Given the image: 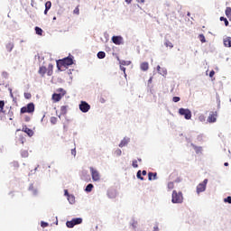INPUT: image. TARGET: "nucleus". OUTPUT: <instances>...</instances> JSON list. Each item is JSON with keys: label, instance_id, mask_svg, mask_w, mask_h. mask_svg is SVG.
Wrapping results in <instances>:
<instances>
[{"label": "nucleus", "instance_id": "1", "mask_svg": "<svg viewBox=\"0 0 231 231\" xmlns=\"http://www.w3.org/2000/svg\"><path fill=\"white\" fill-rule=\"evenodd\" d=\"M38 73L42 78H44L46 74L48 77H51V75H53V64L50 63L48 68H46V66H41L39 68Z\"/></svg>", "mask_w": 231, "mask_h": 231}, {"label": "nucleus", "instance_id": "2", "mask_svg": "<svg viewBox=\"0 0 231 231\" xmlns=\"http://www.w3.org/2000/svg\"><path fill=\"white\" fill-rule=\"evenodd\" d=\"M73 65V59L67 57L62 60H59L57 61V68L58 69H61V68H68V66Z\"/></svg>", "mask_w": 231, "mask_h": 231}, {"label": "nucleus", "instance_id": "3", "mask_svg": "<svg viewBox=\"0 0 231 231\" xmlns=\"http://www.w3.org/2000/svg\"><path fill=\"white\" fill-rule=\"evenodd\" d=\"M171 203H183V193L173 190L171 194Z\"/></svg>", "mask_w": 231, "mask_h": 231}, {"label": "nucleus", "instance_id": "4", "mask_svg": "<svg viewBox=\"0 0 231 231\" xmlns=\"http://www.w3.org/2000/svg\"><path fill=\"white\" fill-rule=\"evenodd\" d=\"M179 115L184 116L186 120H190L192 118V112L189 108H180Z\"/></svg>", "mask_w": 231, "mask_h": 231}, {"label": "nucleus", "instance_id": "5", "mask_svg": "<svg viewBox=\"0 0 231 231\" xmlns=\"http://www.w3.org/2000/svg\"><path fill=\"white\" fill-rule=\"evenodd\" d=\"M35 111V105L33 103L27 104L26 106L21 108L20 113H33Z\"/></svg>", "mask_w": 231, "mask_h": 231}, {"label": "nucleus", "instance_id": "6", "mask_svg": "<svg viewBox=\"0 0 231 231\" xmlns=\"http://www.w3.org/2000/svg\"><path fill=\"white\" fill-rule=\"evenodd\" d=\"M207 183H208V180L206 179L203 180V182L199 183L197 186V193L201 194V192H205L207 190Z\"/></svg>", "mask_w": 231, "mask_h": 231}, {"label": "nucleus", "instance_id": "7", "mask_svg": "<svg viewBox=\"0 0 231 231\" xmlns=\"http://www.w3.org/2000/svg\"><path fill=\"white\" fill-rule=\"evenodd\" d=\"M81 223H82V218L77 217V218H73L70 221H67L66 226H68V228H73L75 225H80Z\"/></svg>", "mask_w": 231, "mask_h": 231}, {"label": "nucleus", "instance_id": "8", "mask_svg": "<svg viewBox=\"0 0 231 231\" xmlns=\"http://www.w3.org/2000/svg\"><path fill=\"white\" fill-rule=\"evenodd\" d=\"M90 173L93 181H100V172L97 169L90 167Z\"/></svg>", "mask_w": 231, "mask_h": 231}, {"label": "nucleus", "instance_id": "9", "mask_svg": "<svg viewBox=\"0 0 231 231\" xmlns=\"http://www.w3.org/2000/svg\"><path fill=\"white\" fill-rule=\"evenodd\" d=\"M79 109L82 113H88V111L91 109V106H89V104H88L86 101H81L79 104Z\"/></svg>", "mask_w": 231, "mask_h": 231}, {"label": "nucleus", "instance_id": "10", "mask_svg": "<svg viewBox=\"0 0 231 231\" xmlns=\"http://www.w3.org/2000/svg\"><path fill=\"white\" fill-rule=\"evenodd\" d=\"M217 120V112H211L208 117L209 124H214Z\"/></svg>", "mask_w": 231, "mask_h": 231}, {"label": "nucleus", "instance_id": "11", "mask_svg": "<svg viewBox=\"0 0 231 231\" xmlns=\"http://www.w3.org/2000/svg\"><path fill=\"white\" fill-rule=\"evenodd\" d=\"M124 41V38H122V36H113L112 37V42H114V44H116L117 46H120V44H122Z\"/></svg>", "mask_w": 231, "mask_h": 231}, {"label": "nucleus", "instance_id": "12", "mask_svg": "<svg viewBox=\"0 0 231 231\" xmlns=\"http://www.w3.org/2000/svg\"><path fill=\"white\" fill-rule=\"evenodd\" d=\"M22 131L23 133H26V134H28V136H31V137L33 136V130L28 128L27 126H23Z\"/></svg>", "mask_w": 231, "mask_h": 231}, {"label": "nucleus", "instance_id": "13", "mask_svg": "<svg viewBox=\"0 0 231 231\" xmlns=\"http://www.w3.org/2000/svg\"><path fill=\"white\" fill-rule=\"evenodd\" d=\"M62 96L61 94H57V93H54L52 95V100H54V102H60V100L62 99Z\"/></svg>", "mask_w": 231, "mask_h": 231}, {"label": "nucleus", "instance_id": "14", "mask_svg": "<svg viewBox=\"0 0 231 231\" xmlns=\"http://www.w3.org/2000/svg\"><path fill=\"white\" fill-rule=\"evenodd\" d=\"M140 68L142 71H147L149 69V62L144 61L141 63Z\"/></svg>", "mask_w": 231, "mask_h": 231}, {"label": "nucleus", "instance_id": "15", "mask_svg": "<svg viewBox=\"0 0 231 231\" xmlns=\"http://www.w3.org/2000/svg\"><path fill=\"white\" fill-rule=\"evenodd\" d=\"M224 45L226 48H231V37H226V39H224Z\"/></svg>", "mask_w": 231, "mask_h": 231}, {"label": "nucleus", "instance_id": "16", "mask_svg": "<svg viewBox=\"0 0 231 231\" xmlns=\"http://www.w3.org/2000/svg\"><path fill=\"white\" fill-rule=\"evenodd\" d=\"M129 143V139L124 138L121 143H119V147H125Z\"/></svg>", "mask_w": 231, "mask_h": 231}, {"label": "nucleus", "instance_id": "17", "mask_svg": "<svg viewBox=\"0 0 231 231\" xmlns=\"http://www.w3.org/2000/svg\"><path fill=\"white\" fill-rule=\"evenodd\" d=\"M157 173L149 172L148 173V180L149 181H152V180H156Z\"/></svg>", "mask_w": 231, "mask_h": 231}, {"label": "nucleus", "instance_id": "18", "mask_svg": "<svg viewBox=\"0 0 231 231\" xmlns=\"http://www.w3.org/2000/svg\"><path fill=\"white\" fill-rule=\"evenodd\" d=\"M225 14H226V17L229 19V21H231V7H226Z\"/></svg>", "mask_w": 231, "mask_h": 231}, {"label": "nucleus", "instance_id": "19", "mask_svg": "<svg viewBox=\"0 0 231 231\" xmlns=\"http://www.w3.org/2000/svg\"><path fill=\"white\" fill-rule=\"evenodd\" d=\"M68 113V106H62L60 107V114L61 115H66Z\"/></svg>", "mask_w": 231, "mask_h": 231}, {"label": "nucleus", "instance_id": "20", "mask_svg": "<svg viewBox=\"0 0 231 231\" xmlns=\"http://www.w3.org/2000/svg\"><path fill=\"white\" fill-rule=\"evenodd\" d=\"M6 50H7V51H12V50H14V43L13 42L7 43Z\"/></svg>", "mask_w": 231, "mask_h": 231}, {"label": "nucleus", "instance_id": "21", "mask_svg": "<svg viewBox=\"0 0 231 231\" xmlns=\"http://www.w3.org/2000/svg\"><path fill=\"white\" fill-rule=\"evenodd\" d=\"M164 44L166 48H174V45L169 40H167Z\"/></svg>", "mask_w": 231, "mask_h": 231}, {"label": "nucleus", "instance_id": "22", "mask_svg": "<svg viewBox=\"0 0 231 231\" xmlns=\"http://www.w3.org/2000/svg\"><path fill=\"white\" fill-rule=\"evenodd\" d=\"M1 113H5V102L0 101V115Z\"/></svg>", "mask_w": 231, "mask_h": 231}, {"label": "nucleus", "instance_id": "23", "mask_svg": "<svg viewBox=\"0 0 231 231\" xmlns=\"http://www.w3.org/2000/svg\"><path fill=\"white\" fill-rule=\"evenodd\" d=\"M97 58H99V59H106V52H104V51H99V52L97 53Z\"/></svg>", "mask_w": 231, "mask_h": 231}, {"label": "nucleus", "instance_id": "24", "mask_svg": "<svg viewBox=\"0 0 231 231\" xmlns=\"http://www.w3.org/2000/svg\"><path fill=\"white\" fill-rule=\"evenodd\" d=\"M68 200L69 201V203L73 204L75 203V197L73 195H69Z\"/></svg>", "mask_w": 231, "mask_h": 231}, {"label": "nucleus", "instance_id": "25", "mask_svg": "<svg viewBox=\"0 0 231 231\" xmlns=\"http://www.w3.org/2000/svg\"><path fill=\"white\" fill-rule=\"evenodd\" d=\"M35 32L37 35H42V29L40 27H35Z\"/></svg>", "mask_w": 231, "mask_h": 231}, {"label": "nucleus", "instance_id": "26", "mask_svg": "<svg viewBox=\"0 0 231 231\" xmlns=\"http://www.w3.org/2000/svg\"><path fill=\"white\" fill-rule=\"evenodd\" d=\"M50 8H51V3L50 1H48L45 3L46 12H48L50 10Z\"/></svg>", "mask_w": 231, "mask_h": 231}, {"label": "nucleus", "instance_id": "27", "mask_svg": "<svg viewBox=\"0 0 231 231\" xmlns=\"http://www.w3.org/2000/svg\"><path fill=\"white\" fill-rule=\"evenodd\" d=\"M57 93H59V94L62 95V97H64V95H66V90H64V88H58Z\"/></svg>", "mask_w": 231, "mask_h": 231}, {"label": "nucleus", "instance_id": "28", "mask_svg": "<svg viewBox=\"0 0 231 231\" xmlns=\"http://www.w3.org/2000/svg\"><path fill=\"white\" fill-rule=\"evenodd\" d=\"M199 39L200 42H202V43L207 42V40L205 39V35H203V34H199Z\"/></svg>", "mask_w": 231, "mask_h": 231}, {"label": "nucleus", "instance_id": "29", "mask_svg": "<svg viewBox=\"0 0 231 231\" xmlns=\"http://www.w3.org/2000/svg\"><path fill=\"white\" fill-rule=\"evenodd\" d=\"M21 154L23 158H28V151L23 150L21 152Z\"/></svg>", "mask_w": 231, "mask_h": 231}, {"label": "nucleus", "instance_id": "30", "mask_svg": "<svg viewBox=\"0 0 231 231\" xmlns=\"http://www.w3.org/2000/svg\"><path fill=\"white\" fill-rule=\"evenodd\" d=\"M91 190H93V184H88V185L86 187V191H87V192H91Z\"/></svg>", "mask_w": 231, "mask_h": 231}, {"label": "nucleus", "instance_id": "31", "mask_svg": "<svg viewBox=\"0 0 231 231\" xmlns=\"http://www.w3.org/2000/svg\"><path fill=\"white\" fill-rule=\"evenodd\" d=\"M220 21H224L225 26H228L229 23H228V20L226 18L221 16Z\"/></svg>", "mask_w": 231, "mask_h": 231}, {"label": "nucleus", "instance_id": "32", "mask_svg": "<svg viewBox=\"0 0 231 231\" xmlns=\"http://www.w3.org/2000/svg\"><path fill=\"white\" fill-rule=\"evenodd\" d=\"M57 117L52 116L51 117V124H52V125H55V124H57Z\"/></svg>", "mask_w": 231, "mask_h": 231}, {"label": "nucleus", "instance_id": "33", "mask_svg": "<svg viewBox=\"0 0 231 231\" xmlns=\"http://www.w3.org/2000/svg\"><path fill=\"white\" fill-rule=\"evenodd\" d=\"M132 165L134 169H138V161L134 160Z\"/></svg>", "mask_w": 231, "mask_h": 231}, {"label": "nucleus", "instance_id": "34", "mask_svg": "<svg viewBox=\"0 0 231 231\" xmlns=\"http://www.w3.org/2000/svg\"><path fill=\"white\" fill-rule=\"evenodd\" d=\"M167 187L169 190H172V189H174V182H169Z\"/></svg>", "mask_w": 231, "mask_h": 231}, {"label": "nucleus", "instance_id": "35", "mask_svg": "<svg viewBox=\"0 0 231 231\" xmlns=\"http://www.w3.org/2000/svg\"><path fill=\"white\" fill-rule=\"evenodd\" d=\"M73 14H75L76 15H79L80 14V9H79V6H77L74 11Z\"/></svg>", "mask_w": 231, "mask_h": 231}, {"label": "nucleus", "instance_id": "36", "mask_svg": "<svg viewBox=\"0 0 231 231\" xmlns=\"http://www.w3.org/2000/svg\"><path fill=\"white\" fill-rule=\"evenodd\" d=\"M24 98H26L27 100H30V98H32V94L31 93H24Z\"/></svg>", "mask_w": 231, "mask_h": 231}, {"label": "nucleus", "instance_id": "37", "mask_svg": "<svg viewBox=\"0 0 231 231\" xmlns=\"http://www.w3.org/2000/svg\"><path fill=\"white\" fill-rule=\"evenodd\" d=\"M137 178H138L139 180H143V177H142V171H137Z\"/></svg>", "mask_w": 231, "mask_h": 231}, {"label": "nucleus", "instance_id": "38", "mask_svg": "<svg viewBox=\"0 0 231 231\" xmlns=\"http://www.w3.org/2000/svg\"><path fill=\"white\" fill-rule=\"evenodd\" d=\"M180 100H181V98H180V97H173V98H172L173 102H180Z\"/></svg>", "mask_w": 231, "mask_h": 231}, {"label": "nucleus", "instance_id": "39", "mask_svg": "<svg viewBox=\"0 0 231 231\" xmlns=\"http://www.w3.org/2000/svg\"><path fill=\"white\" fill-rule=\"evenodd\" d=\"M116 154L117 156H122V150L117 149V150L116 151Z\"/></svg>", "mask_w": 231, "mask_h": 231}, {"label": "nucleus", "instance_id": "40", "mask_svg": "<svg viewBox=\"0 0 231 231\" xmlns=\"http://www.w3.org/2000/svg\"><path fill=\"white\" fill-rule=\"evenodd\" d=\"M224 201H225L226 203L231 204V197H227L226 199H224Z\"/></svg>", "mask_w": 231, "mask_h": 231}, {"label": "nucleus", "instance_id": "41", "mask_svg": "<svg viewBox=\"0 0 231 231\" xmlns=\"http://www.w3.org/2000/svg\"><path fill=\"white\" fill-rule=\"evenodd\" d=\"M123 66H129L131 64V61H122Z\"/></svg>", "mask_w": 231, "mask_h": 231}, {"label": "nucleus", "instance_id": "42", "mask_svg": "<svg viewBox=\"0 0 231 231\" xmlns=\"http://www.w3.org/2000/svg\"><path fill=\"white\" fill-rule=\"evenodd\" d=\"M72 156H77V150L74 148L71 150Z\"/></svg>", "mask_w": 231, "mask_h": 231}, {"label": "nucleus", "instance_id": "43", "mask_svg": "<svg viewBox=\"0 0 231 231\" xmlns=\"http://www.w3.org/2000/svg\"><path fill=\"white\" fill-rule=\"evenodd\" d=\"M214 75H216V71L211 70V71L209 72V77H210V79H212V77H214Z\"/></svg>", "mask_w": 231, "mask_h": 231}, {"label": "nucleus", "instance_id": "44", "mask_svg": "<svg viewBox=\"0 0 231 231\" xmlns=\"http://www.w3.org/2000/svg\"><path fill=\"white\" fill-rule=\"evenodd\" d=\"M8 115L10 116L9 120H14V118H12V116H14V112H8Z\"/></svg>", "mask_w": 231, "mask_h": 231}, {"label": "nucleus", "instance_id": "45", "mask_svg": "<svg viewBox=\"0 0 231 231\" xmlns=\"http://www.w3.org/2000/svg\"><path fill=\"white\" fill-rule=\"evenodd\" d=\"M42 228H46V226H48V223L42 222Z\"/></svg>", "mask_w": 231, "mask_h": 231}, {"label": "nucleus", "instance_id": "46", "mask_svg": "<svg viewBox=\"0 0 231 231\" xmlns=\"http://www.w3.org/2000/svg\"><path fill=\"white\" fill-rule=\"evenodd\" d=\"M64 192H65V196H67V198H69V196H70L69 193L68 192V189H65Z\"/></svg>", "mask_w": 231, "mask_h": 231}, {"label": "nucleus", "instance_id": "47", "mask_svg": "<svg viewBox=\"0 0 231 231\" xmlns=\"http://www.w3.org/2000/svg\"><path fill=\"white\" fill-rule=\"evenodd\" d=\"M125 3H127V5H131V3H133V0H125Z\"/></svg>", "mask_w": 231, "mask_h": 231}, {"label": "nucleus", "instance_id": "48", "mask_svg": "<svg viewBox=\"0 0 231 231\" xmlns=\"http://www.w3.org/2000/svg\"><path fill=\"white\" fill-rule=\"evenodd\" d=\"M142 174H143V176H147V171H143Z\"/></svg>", "mask_w": 231, "mask_h": 231}, {"label": "nucleus", "instance_id": "49", "mask_svg": "<svg viewBox=\"0 0 231 231\" xmlns=\"http://www.w3.org/2000/svg\"><path fill=\"white\" fill-rule=\"evenodd\" d=\"M121 71H124L125 75V67H120Z\"/></svg>", "mask_w": 231, "mask_h": 231}, {"label": "nucleus", "instance_id": "50", "mask_svg": "<svg viewBox=\"0 0 231 231\" xmlns=\"http://www.w3.org/2000/svg\"><path fill=\"white\" fill-rule=\"evenodd\" d=\"M100 102L101 104H104V102H106V99H104L103 97L100 98Z\"/></svg>", "mask_w": 231, "mask_h": 231}, {"label": "nucleus", "instance_id": "51", "mask_svg": "<svg viewBox=\"0 0 231 231\" xmlns=\"http://www.w3.org/2000/svg\"><path fill=\"white\" fill-rule=\"evenodd\" d=\"M160 69H162V67L157 66V71H159V72H160Z\"/></svg>", "mask_w": 231, "mask_h": 231}, {"label": "nucleus", "instance_id": "52", "mask_svg": "<svg viewBox=\"0 0 231 231\" xmlns=\"http://www.w3.org/2000/svg\"><path fill=\"white\" fill-rule=\"evenodd\" d=\"M25 122H30V117H26Z\"/></svg>", "mask_w": 231, "mask_h": 231}, {"label": "nucleus", "instance_id": "53", "mask_svg": "<svg viewBox=\"0 0 231 231\" xmlns=\"http://www.w3.org/2000/svg\"><path fill=\"white\" fill-rule=\"evenodd\" d=\"M139 3H145V0H139Z\"/></svg>", "mask_w": 231, "mask_h": 231}, {"label": "nucleus", "instance_id": "54", "mask_svg": "<svg viewBox=\"0 0 231 231\" xmlns=\"http://www.w3.org/2000/svg\"><path fill=\"white\" fill-rule=\"evenodd\" d=\"M225 167H228V162L224 163Z\"/></svg>", "mask_w": 231, "mask_h": 231}, {"label": "nucleus", "instance_id": "55", "mask_svg": "<svg viewBox=\"0 0 231 231\" xmlns=\"http://www.w3.org/2000/svg\"><path fill=\"white\" fill-rule=\"evenodd\" d=\"M154 231H158V226H154Z\"/></svg>", "mask_w": 231, "mask_h": 231}, {"label": "nucleus", "instance_id": "56", "mask_svg": "<svg viewBox=\"0 0 231 231\" xmlns=\"http://www.w3.org/2000/svg\"><path fill=\"white\" fill-rule=\"evenodd\" d=\"M48 14V11L46 9L44 10V14L46 15Z\"/></svg>", "mask_w": 231, "mask_h": 231}, {"label": "nucleus", "instance_id": "57", "mask_svg": "<svg viewBox=\"0 0 231 231\" xmlns=\"http://www.w3.org/2000/svg\"><path fill=\"white\" fill-rule=\"evenodd\" d=\"M164 75H167V70H164Z\"/></svg>", "mask_w": 231, "mask_h": 231}, {"label": "nucleus", "instance_id": "58", "mask_svg": "<svg viewBox=\"0 0 231 231\" xmlns=\"http://www.w3.org/2000/svg\"><path fill=\"white\" fill-rule=\"evenodd\" d=\"M188 16H189V17L190 16V13H188Z\"/></svg>", "mask_w": 231, "mask_h": 231}, {"label": "nucleus", "instance_id": "59", "mask_svg": "<svg viewBox=\"0 0 231 231\" xmlns=\"http://www.w3.org/2000/svg\"><path fill=\"white\" fill-rule=\"evenodd\" d=\"M56 19H57V17H54V18H53V21H55Z\"/></svg>", "mask_w": 231, "mask_h": 231}, {"label": "nucleus", "instance_id": "60", "mask_svg": "<svg viewBox=\"0 0 231 231\" xmlns=\"http://www.w3.org/2000/svg\"><path fill=\"white\" fill-rule=\"evenodd\" d=\"M138 162H142V159H138Z\"/></svg>", "mask_w": 231, "mask_h": 231}, {"label": "nucleus", "instance_id": "61", "mask_svg": "<svg viewBox=\"0 0 231 231\" xmlns=\"http://www.w3.org/2000/svg\"><path fill=\"white\" fill-rule=\"evenodd\" d=\"M177 181H180V179H178V180Z\"/></svg>", "mask_w": 231, "mask_h": 231}, {"label": "nucleus", "instance_id": "62", "mask_svg": "<svg viewBox=\"0 0 231 231\" xmlns=\"http://www.w3.org/2000/svg\"><path fill=\"white\" fill-rule=\"evenodd\" d=\"M22 143H24V142H23V141H22Z\"/></svg>", "mask_w": 231, "mask_h": 231}]
</instances>
